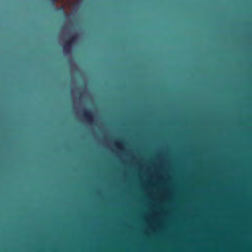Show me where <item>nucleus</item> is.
I'll use <instances>...</instances> for the list:
<instances>
[{
  "mask_svg": "<svg viewBox=\"0 0 252 252\" xmlns=\"http://www.w3.org/2000/svg\"><path fill=\"white\" fill-rule=\"evenodd\" d=\"M116 146L117 147H118V146H119V144H118V143H117V144H116Z\"/></svg>",
  "mask_w": 252,
  "mask_h": 252,
  "instance_id": "39448f33",
  "label": "nucleus"
},
{
  "mask_svg": "<svg viewBox=\"0 0 252 252\" xmlns=\"http://www.w3.org/2000/svg\"><path fill=\"white\" fill-rule=\"evenodd\" d=\"M77 39L78 37L76 35H71L63 46L64 51L66 53H70L72 45L77 41Z\"/></svg>",
  "mask_w": 252,
  "mask_h": 252,
  "instance_id": "f257e3e1",
  "label": "nucleus"
},
{
  "mask_svg": "<svg viewBox=\"0 0 252 252\" xmlns=\"http://www.w3.org/2000/svg\"><path fill=\"white\" fill-rule=\"evenodd\" d=\"M49 3L53 6H55L56 3L57 2V0H49Z\"/></svg>",
  "mask_w": 252,
  "mask_h": 252,
  "instance_id": "7ed1b4c3",
  "label": "nucleus"
},
{
  "mask_svg": "<svg viewBox=\"0 0 252 252\" xmlns=\"http://www.w3.org/2000/svg\"><path fill=\"white\" fill-rule=\"evenodd\" d=\"M83 116L90 124H92L94 121V115L92 111L88 109L83 110Z\"/></svg>",
  "mask_w": 252,
  "mask_h": 252,
  "instance_id": "f03ea898",
  "label": "nucleus"
},
{
  "mask_svg": "<svg viewBox=\"0 0 252 252\" xmlns=\"http://www.w3.org/2000/svg\"><path fill=\"white\" fill-rule=\"evenodd\" d=\"M57 10L58 11H60L61 12H62V13H64V8L63 6L58 8L57 9Z\"/></svg>",
  "mask_w": 252,
  "mask_h": 252,
  "instance_id": "20e7f679",
  "label": "nucleus"
}]
</instances>
